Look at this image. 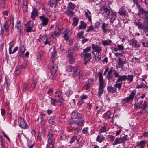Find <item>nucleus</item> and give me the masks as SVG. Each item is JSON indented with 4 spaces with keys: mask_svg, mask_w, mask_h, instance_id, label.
I'll return each instance as SVG.
<instances>
[{
    "mask_svg": "<svg viewBox=\"0 0 148 148\" xmlns=\"http://www.w3.org/2000/svg\"><path fill=\"white\" fill-rule=\"evenodd\" d=\"M134 108L135 109H141L144 113H148V106L147 102L145 101L142 100L139 103L138 102L135 103Z\"/></svg>",
    "mask_w": 148,
    "mask_h": 148,
    "instance_id": "f257e3e1",
    "label": "nucleus"
},
{
    "mask_svg": "<svg viewBox=\"0 0 148 148\" xmlns=\"http://www.w3.org/2000/svg\"><path fill=\"white\" fill-rule=\"evenodd\" d=\"M136 91L135 90L132 91L130 93L129 97L125 99H123L122 101V103L124 105L127 103L132 102L135 95Z\"/></svg>",
    "mask_w": 148,
    "mask_h": 148,
    "instance_id": "f03ea898",
    "label": "nucleus"
},
{
    "mask_svg": "<svg viewBox=\"0 0 148 148\" xmlns=\"http://www.w3.org/2000/svg\"><path fill=\"white\" fill-rule=\"evenodd\" d=\"M77 66L73 67L71 66H67L66 67V70L69 72H73L72 75L74 78L76 77L77 76Z\"/></svg>",
    "mask_w": 148,
    "mask_h": 148,
    "instance_id": "7ed1b4c3",
    "label": "nucleus"
},
{
    "mask_svg": "<svg viewBox=\"0 0 148 148\" xmlns=\"http://www.w3.org/2000/svg\"><path fill=\"white\" fill-rule=\"evenodd\" d=\"M18 122L19 126L21 128L26 129L28 128V125L23 118L21 117L18 118Z\"/></svg>",
    "mask_w": 148,
    "mask_h": 148,
    "instance_id": "20e7f679",
    "label": "nucleus"
},
{
    "mask_svg": "<svg viewBox=\"0 0 148 148\" xmlns=\"http://www.w3.org/2000/svg\"><path fill=\"white\" fill-rule=\"evenodd\" d=\"M139 29H143L145 32H148V22L145 21L143 23H141L138 27Z\"/></svg>",
    "mask_w": 148,
    "mask_h": 148,
    "instance_id": "39448f33",
    "label": "nucleus"
},
{
    "mask_svg": "<svg viewBox=\"0 0 148 148\" xmlns=\"http://www.w3.org/2000/svg\"><path fill=\"white\" fill-rule=\"evenodd\" d=\"M91 53H82L81 54V56L84 57V64H86V63L90 62L91 59Z\"/></svg>",
    "mask_w": 148,
    "mask_h": 148,
    "instance_id": "423d86ee",
    "label": "nucleus"
},
{
    "mask_svg": "<svg viewBox=\"0 0 148 148\" xmlns=\"http://www.w3.org/2000/svg\"><path fill=\"white\" fill-rule=\"evenodd\" d=\"M98 74L99 82V87L104 88L106 84L105 81L103 77L102 73H99Z\"/></svg>",
    "mask_w": 148,
    "mask_h": 148,
    "instance_id": "0eeeda50",
    "label": "nucleus"
},
{
    "mask_svg": "<svg viewBox=\"0 0 148 148\" xmlns=\"http://www.w3.org/2000/svg\"><path fill=\"white\" fill-rule=\"evenodd\" d=\"M140 17L146 20L145 21L148 22V11H145L144 9H141L140 13L139 14Z\"/></svg>",
    "mask_w": 148,
    "mask_h": 148,
    "instance_id": "6e6552de",
    "label": "nucleus"
},
{
    "mask_svg": "<svg viewBox=\"0 0 148 148\" xmlns=\"http://www.w3.org/2000/svg\"><path fill=\"white\" fill-rule=\"evenodd\" d=\"M92 47L93 51L97 52L99 54L101 53L102 51L101 47L97 45V44H92Z\"/></svg>",
    "mask_w": 148,
    "mask_h": 148,
    "instance_id": "1a4fd4ad",
    "label": "nucleus"
},
{
    "mask_svg": "<svg viewBox=\"0 0 148 148\" xmlns=\"http://www.w3.org/2000/svg\"><path fill=\"white\" fill-rule=\"evenodd\" d=\"M39 18L42 21L41 22V24L43 26H45L47 25L48 23L49 19L48 18L43 14L40 16Z\"/></svg>",
    "mask_w": 148,
    "mask_h": 148,
    "instance_id": "9d476101",
    "label": "nucleus"
},
{
    "mask_svg": "<svg viewBox=\"0 0 148 148\" xmlns=\"http://www.w3.org/2000/svg\"><path fill=\"white\" fill-rule=\"evenodd\" d=\"M58 67L57 65L54 64L52 66L51 71L50 73L53 76L52 79L53 80L55 79V78L54 77V75L57 71Z\"/></svg>",
    "mask_w": 148,
    "mask_h": 148,
    "instance_id": "9b49d317",
    "label": "nucleus"
},
{
    "mask_svg": "<svg viewBox=\"0 0 148 148\" xmlns=\"http://www.w3.org/2000/svg\"><path fill=\"white\" fill-rule=\"evenodd\" d=\"M54 133L52 131H49L48 132L47 137L48 138V142L49 143H54L53 141L54 138L53 136Z\"/></svg>",
    "mask_w": 148,
    "mask_h": 148,
    "instance_id": "f8f14e48",
    "label": "nucleus"
},
{
    "mask_svg": "<svg viewBox=\"0 0 148 148\" xmlns=\"http://www.w3.org/2000/svg\"><path fill=\"white\" fill-rule=\"evenodd\" d=\"M113 74L116 78H118L117 80V81H122L124 79V78L125 76L123 75L120 76L116 70H114L113 71Z\"/></svg>",
    "mask_w": 148,
    "mask_h": 148,
    "instance_id": "ddd939ff",
    "label": "nucleus"
},
{
    "mask_svg": "<svg viewBox=\"0 0 148 148\" xmlns=\"http://www.w3.org/2000/svg\"><path fill=\"white\" fill-rule=\"evenodd\" d=\"M130 45L135 47H140V45L137 43V40L134 39H132L129 41Z\"/></svg>",
    "mask_w": 148,
    "mask_h": 148,
    "instance_id": "4468645a",
    "label": "nucleus"
},
{
    "mask_svg": "<svg viewBox=\"0 0 148 148\" xmlns=\"http://www.w3.org/2000/svg\"><path fill=\"white\" fill-rule=\"evenodd\" d=\"M108 25V24L107 23H103L102 24L101 28L103 30V34L106 33L108 32H110V29H106Z\"/></svg>",
    "mask_w": 148,
    "mask_h": 148,
    "instance_id": "2eb2a0df",
    "label": "nucleus"
},
{
    "mask_svg": "<svg viewBox=\"0 0 148 148\" xmlns=\"http://www.w3.org/2000/svg\"><path fill=\"white\" fill-rule=\"evenodd\" d=\"M38 10L36 8H34L33 9L32 12L31 16V18L33 20H34L35 18V17L38 15Z\"/></svg>",
    "mask_w": 148,
    "mask_h": 148,
    "instance_id": "dca6fc26",
    "label": "nucleus"
},
{
    "mask_svg": "<svg viewBox=\"0 0 148 148\" xmlns=\"http://www.w3.org/2000/svg\"><path fill=\"white\" fill-rule=\"evenodd\" d=\"M138 81L141 82V84H137V88H141L143 87L146 84V82L143 78H140L138 80Z\"/></svg>",
    "mask_w": 148,
    "mask_h": 148,
    "instance_id": "f3484780",
    "label": "nucleus"
},
{
    "mask_svg": "<svg viewBox=\"0 0 148 148\" xmlns=\"http://www.w3.org/2000/svg\"><path fill=\"white\" fill-rule=\"evenodd\" d=\"M3 27L5 30V35L7 36L9 34V26L8 22H6L4 24Z\"/></svg>",
    "mask_w": 148,
    "mask_h": 148,
    "instance_id": "a211bd4d",
    "label": "nucleus"
},
{
    "mask_svg": "<svg viewBox=\"0 0 148 148\" xmlns=\"http://www.w3.org/2000/svg\"><path fill=\"white\" fill-rule=\"evenodd\" d=\"M116 63L118 64V67L120 68H122L124 64L126 63V62L122 60L120 58H118Z\"/></svg>",
    "mask_w": 148,
    "mask_h": 148,
    "instance_id": "6ab92c4d",
    "label": "nucleus"
},
{
    "mask_svg": "<svg viewBox=\"0 0 148 148\" xmlns=\"http://www.w3.org/2000/svg\"><path fill=\"white\" fill-rule=\"evenodd\" d=\"M113 72V70L112 68L108 71L107 74L106 76V78L108 80H110L113 78V76L112 74V72Z\"/></svg>",
    "mask_w": 148,
    "mask_h": 148,
    "instance_id": "aec40b11",
    "label": "nucleus"
},
{
    "mask_svg": "<svg viewBox=\"0 0 148 148\" xmlns=\"http://www.w3.org/2000/svg\"><path fill=\"white\" fill-rule=\"evenodd\" d=\"M118 13L120 15H122L124 16L126 15V11L124 7H121L119 9Z\"/></svg>",
    "mask_w": 148,
    "mask_h": 148,
    "instance_id": "412c9836",
    "label": "nucleus"
},
{
    "mask_svg": "<svg viewBox=\"0 0 148 148\" xmlns=\"http://www.w3.org/2000/svg\"><path fill=\"white\" fill-rule=\"evenodd\" d=\"M84 121L81 117H78V119L75 122L76 125H78L79 126H83L84 125Z\"/></svg>",
    "mask_w": 148,
    "mask_h": 148,
    "instance_id": "4be33fe9",
    "label": "nucleus"
},
{
    "mask_svg": "<svg viewBox=\"0 0 148 148\" xmlns=\"http://www.w3.org/2000/svg\"><path fill=\"white\" fill-rule=\"evenodd\" d=\"M105 138V137L100 134L97 136L96 138V141L101 143L104 140Z\"/></svg>",
    "mask_w": 148,
    "mask_h": 148,
    "instance_id": "5701e85b",
    "label": "nucleus"
},
{
    "mask_svg": "<svg viewBox=\"0 0 148 148\" xmlns=\"http://www.w3.org/2000/svg\"><path fill=\"white\" fill-rule=\"evenodd\" d=\"M123 76H125V77H124V79L122 80V81H125L127 79V80L130 81V82H132L133 81V76L132 75H128L127 76L125 75H123Z\"/></svg>",
    "mask_w": 148,
    "mask_h": 148,
    "instance_id": "b1692460",
    "label": "nucleus"
},
{
    "mask_svg": "<svg viewBox=\"0 0 148 148\" xmlns=\"http://www.w3.org/2000/svg\"><path fill=\"white\" fill-rule=\"evenodd\" d=\"M123 81H119L118 82L117 80L116 82V84L114 86L115 88H118L119 90L121 88V86L123 84Z\"/></svg>",
    "mask_w": 148,
    "mask_h": 148,
    "instance_id": "393cba45",
    "label": "nucleus"
},
{
    "mask_svg": "<svg viewBox=\"0 0 148 148\" xmlns=\"http://www.w3.org/2000/svg\"><path fill=\"white\" fill-rule=\"evenodd\" d=\"M110 9L107 8L105 6H103L102 7L101 9V13L103 15L109 10Z\"/></svg>",
    "mask_w": 148,
    "mask_h": 148,
    "instance_id": "a878e982",
    "label": "nucleus"
},
{
    "mask_svg": "<svg viewBox=\"0 0 148 148\" xmlns=\"http://www.w3.org/2000/svg\"><path fill=\"white\" fill-rule=\"evenodd\" d=\"M146 144V141L142 140L140 141L136 146L137 147H139V148H144V146Z\"/></svg>",
    "mask_w": 148,
    "mask_h": 148,
    "instance_id": "bb28decb",
    "label": "nucleus"
},
{
    "mask_svg": "<svg viewBox=\"0 0 148 148\" xmlns=\"http://www.w3.org/2000/svg\"><path fill=\"white\" fill-rule=\"evenodd\" d=\"M22 69V67L20 66H18L16 68L14 71V73L16 75H18L21 73Z\"/></svg>",
    "mask_w": 148,
    "mask_h": 148,
    "instance_id": "cd10ccee",
    "label": "nucleus"
},
{
    "mask_svg": "<svg viewBox=\"0 0 148 148\" xmlns=\"http://www.w3.org/2000/svg\"><path fill=\"white\" fill-rule=\"evenodd\" d=\"M116 14L112 12H111L110 17L109 18L110 19L111 21H114L116 19Z\"/></svg>",
    "mask_w": 148,
    "mask_h": 148,
    "instance_id": "c85d7f7f",
    "label": "nucleus"
},
{
    "mask_svg": "<svg viewBox=\"0 0 148 148\" xmlns=\"http://www.w3.org/2000/svg\"><path fill=\"white\" fill-rule=\"evenodd\" d=\"M79 114L76 111H74L71 114V117L72 119H76L79 116Z\"/></svg>",
    "mask_w": 148,
    "mask_h": 148,
    "instance_id": "c756f323",
    "label": "nucleus"
},
{
    "mask_svg": "<svg viewBox=\"0 0 148 148\" xmlns=\"http://www.w3.org/2000/svg\"><path fill=\"white\" fill-rule=\"evenodd\" d=\"M88 98V96L87 95H83L80 97V101L78 103L79 105H81L83 103V101L86 99Z\"/></svg>",
    "mask_w": 148,
    "mask_h": 148,
    "instance_id": "7c9ffc66",
    "label": "nucleus"
},
{
    "mask_svg": "<svg viewBox=\"0 0 148 148\" xmlns=\"http://www.w3.org/2000/svg\"><path fill=\"white\" fill-rule=\"evenodd\" d=\"M107 89L108 92H111L114 93L116 91L117 89L114 86H110L107 88Z\"/></svg>",
    "mask_w": 148,
    "mask_h": 148,
    "instance_id": "2f4dec72",
    "label": "nucleus"
},
{
    "mask_svg": "<svg viewBox=\"0 0 148 148\" xmlns=\"http://www.w3.org/2000/svg\"><path fill=\"white\" fill-rule=\"evenodd\" d=\"M27 2L26 1H25L23 2L22 9L23 11L24 12H26L27 11Z\"/></svg>",
    "mask_w": 148,
    "mask_h": 148,
    "instance_id": "473e14b6",
    "label": "nucleus"
},
{
    "mask_svg": "<svg viewBox=\"0 0 148 148\" xmlns=\"http://www.w3.org/2000/svg\"><path fill=\"white\" fill-rule=\"evenodd\" d=\"M60 29L59 27L57 26L54 30V35L58 37V36L60 34Z\"/></svg>",
    "mask_w": 148,
    "mask_h": 148,
    "instance_id": "72a5a7b5",
    "label": "nucleus"
},
{
    "mask_svg": "<svg viewBox=\"0 0 148 148\" xmlns=\"http://www.w3.org/2000/svg\"><path fill=\"white\" fill-rule=\"evenodd\" d=\"M75 7V5L74 4L70 3H69L67 7V9L73 10Z\"/></svg>",
    "mask_w": 148,
    "mask_h": 148,
    "instance_id": "f704fd0d",
    "label": "nucleus"
},
{
    "mask_svg": "<svg viewBox=\"0 0 148 148\" xmlns=\"http://www.w3.org/2000/svg\"><path fill=\"white\" fill-rule=\"evenodd\" d=\"M80 23L81 24L79 26V29L86 28L87 27V24L83 21H81Z\"/></svg>",
    "mask_w": 148,
    "mask_h": 148,
    "instance_id": "c9c22d12",
    "label": "nucleus"
},
{
    "mask_svg": "<svg viewBox=\"0 0 148 148\" xmlns=\"http://www.w3.org/2000/svg\"><path fill=\"white\" fill-rule=\"evenodd\" d=\"M93 81V79H90L88 80V81L86 82V87H87L88 88H89L90 87L92 86Z\"/></svg>",
    "mask_w": 148,
    "mask_h": 148,
    "instance_id": "e433bc0d",
    "label": "nucleus"
},
{
    "mask_svg": "<svg viewBox=\"0 0 148 148\" xmlns=\"http://www.w3.org/2000/svg\"><path fill=\"white\" fill-rule=\"evenodd\" d=\"M127 136L125 135L124 136H123L122 137H121L120 138H119L120 143H125L127 140Z\"/></svg>",
    "mask_w": 148,
    "mask_h": 148,
    "instance_id": "4c0bfd02",
    "label": "nucleus"
},
{
    "mask_svg": "<svg viewBox=\"0 0 148 148\" xmlns=\"http://www.w3.org/2000/svg\"><path fill=\"white\" fill-rule=\"evenodd\" d=\"M65 13L68 16H73L74 15V12H73V10H70L68 9L66 11Z\"/></svg>",
    "mask_w": 148,
    "mask_h": 148,
    "instance_id": "58836bf2",
    "label": "nucleus"
},
{
    "mask_svg": "<svg viewBox=\"0 0 148 148\" xmlns=\"http://www.w3.org/2000/svg\"><path fill=\"white\" fill-rule=\"evenodd\" d=\"M79 20L77 17H74L72 25L74 26H76L78 23Z\"/></svg>",
    "mask_w": 148,
    "mask_h": 148,
    "instance_id": "ea45409f",
    "label": "nucleus"
},
{
    "mask_svg": "<svg viewBox=\"0 0 148 148\" xmlns=\"http://www.w3.org/2000/svg\"><path fill=\"white\" fill-rule=\"evenodd\" d=\"M23 24L21 23V21L20 20H18L16 23L15 28H19V27H21L23 26Z\"/></svg>",
    "mask_w": 148,
    "mask_h": 148,
    "instance_id": "a19ab883",
    "label": "nucleus"
},
{
    "mask_svg": "<svg viewBox=\"0 0 148 148\" xmlns=\"http://www.w3.org/2000/svg\"><path fill=\"white\" fill-rule=\"evenodd\" d=\"M56 119V117L55 116H51L49 119L48 120V123L51 124H53Z\"/></svg>",
    "mask_w": 148,
    "mask_h": 148,
    "instance_id": "79ce46f5",
    "label": "nucleus"
},
{
    "mask_svg": "<svg viewBox=\"0 0 148 148\" xmlns=\"http://www.w3.org/2000/svg\"><path fill=\"white\" fill-rule=\"evenodd\" d=\"M51 57L53 60H56V51L55 47H54V50L52 53Z\"/></svg>",
    "mask_w": 148,
    "mask_h": 148,
    "instance_id": "37998d69",
    "label": "nucleus"
},
{
    "mask_svg": "<svg viewBox=\"0 0 148 148\" xmlns=\"http://www.w3.org/2000/svg\"><path fill=\"white\" fill-rule=\"evenodd\" d=\"M34 25L35 24L34 23H32L31 25H29L28 27L26 29V32H31L32 30V28L33 27Z\"/></svg>",
    "mask_w": 148,
    "mask_h": 148,
    "instance_id": "c03bdc74",
    "label": "nucleus"
},
{
    "mask_svg": "<svg viewBox=\"0 0 148 148\" xmlns=\"http://www.w3.org/2000/svg\"><path fill=\"white\" fill-rule=\"evenodd\" d=\"M57 102V101L56 99L51 98L50 102L51 104L52 105L54 106H56Z\"/></svg>",
    "mask_w": 148,
    "mask_h": 148,
    "instance_id": "a18cd8bd",
    "label": "nucleus"
},
{
    "mask_svg": "<svg viewBox=\"0 0 148 148\" xmlns=\"http://www.w3.org/2000/svg\"><path fill=\"white\" fill-rule=\"evenodd\" d=\"M102 42L104 46H106L109 45L112 42V41L110 40H106L102 41Z\"/></svg>",
    "mask_w": 148,
    "mask_h": 148,
    "instance_id": "49530a36",
    "label": "nucleus"
},
{
    "mask_svg": "<svg viewBox=\"0 0 148 148\" xmlns=\"http://www.w3.org/2000/svg\"><path fill=\"white\" fill-rule=\"evenodd\" d=\"M77 76L79 75V77L80 78L82 77L84 74L83 73V71H80L79 70V68L78 67L77 68Z\"/></svg>",
    "mask_w": 148,
    "mask_h": 148,
    "instance_id": "de8ad7c7",
    "label": "nucleus"
},
{
    "mask_svg": "<svg viewBox=\"0 0 148 148\" xmlns=\"http://www.w3.org/2000/svg\"><path fill=\"white\" fill-rule=\"evenodd\" d=\"M84 31H82L81 32H79L77 35V37L79 38H82L84 37Z\"/></svg>",
    "mask_w": 148,
    "mask_h": 148,
    "instance_id": "09e8293b",
    "label": "nucleus"
},
{
    "mask_svg": "<svg viewBox=\"0 0 148 148\" xmlns=\"http://www.w3.org/2000/svg\"><path fill=\"white\" fill-rule=\"evenodd\" d=\"M73 50H69L68 51V55H67V57L69 58L70 57L73 56Z\"/></svg>",
    "mask_w": 148,
    "mask_h": 148,
    "instance_id": "8fccbe9b",
    "label": "nucleus"
},
{
    "mask_svg": "<svg viewBox=\"0 0 148 148\" xmlns=\"http://www.w3.org/2000/svg\"><path fill=\"white\" fill-rule=\"evenodd\" d=\"M106 126L104 125L103 126L101 127L99 130V132L100 133H103L106 131Z\"/></svg>",
    "mask_w": 148,
    "mask_h": 148,
    "instance_id": "3c124183",
    "label": "nucleus"
},
{
    "mask_svg": "<svg viewBox=\"0 0 148 148\" xmlns=\"http://www.w3.org/2000/svg\"><path fill=\"white\" fill-rule=\"evenodd\" d=\"M77 136H73L71 138V140L70 142V143L72 144L73 142H75V140H77Z\"/></svg>",
    "mask_w": 148,
    "mask_h": 148,
    "instance_id": "603ef678",
    "label": "nucleus"
},
{
    "mask_svg": "<svg viewBox=\"0 0 148 148\" xmlns=\"http://www.w3.org/2000/svg\"><path fill=\"white\" fill-rule=\"evenodd\" d=\"M141 20H139V19H136L134 20V23L136 25L138 26V27L139 26L141 22Z\"/></svg>",
    "mask_w": 148,
    "mask_h": 148,
    "instance_id": "864d4df0",
    "label": "nucleus"
},
{
    "mask_svg": "<svg viewBox=\"0 0 148 148\" xmlns=\"http://www.w3.org/2000/svg\"><path fill=\"white\" fill-rule=\"evenodd\" d=\"M104 88H101L99 87L98 89V94L99 96H100L103 92Z\"/></svg>",
    "mask_w": 148,
    "mask_h": 148,
    "instance_id": "5fc2aeb1",
    "label": "nucleus"
},
{
    "mask_svg": "<svg viewBox=\"0 0 148 148\" xmlns=\"http://www.w3.org/2000/svg\"><path fill=\"white\" fill-rule=\"evenodd\" d=\"M14 16H11L10 19V23L12 24V28H13L14 27Z\"/></svg>",
    "mask_w": 148,
    "mask_h": 148,
    "instance_id": "6e6d98bb",
    "label": "nucleus"
},
{
    "mask_svg": "<svg viewBox=\"0 0 148 148\" xmlns=\"http://www.w3.org/2000/svg\"><path fill=\"white\" fill-rule=\"evenodd\" d=\"M25 48L23 46H21L20 48V51L22 55H23L25 52Z\"/></svg>",
    "mask_w": 148,
    "mask_h": 148,
    "instance_id": "4d7b16f0",
    "label": "nucleus"
},
{
    "mask_svg": "<svg viewBox=\"0 0 148 148\" xmlns=\"http://www.w3.org/2000/svg\"><path fill=\"white\" fill-rule=\"evenodd\" d=\"M112 12V10H110L109 11L106 13V14H105V15L104 16L105 18H108L109 17H110V12Z\"/></svg>",
    "mask_w": 148,
    "mask_h": 148,
    "instance_id": "13d9d810",
    "label": "nucleus"
},
{
    "mask_svg": "<svg viewBox=\"0 0 148 148\" xmlns=\"http://www.w3.org/2000/svg\"><path fill=\"white\" fill-rule=\"evenodd\" d=\"M112 12V10H110L109 11L106 13V14H105V15L104 16L105 18H108L109 17H110V12Z\"/></svg>",
    "mask_w": 148,
    "mask_h": 148,
    "instance_id": "bf43d9fd",
    "label": "nucleus"
},
{
    "mask_svg": "<svg viewBox=\"0 0 148 148\" xmlns=\"http://www.w3.org/2000/svg\"><path fill=\"white\" fill-rule=\"evenodd\" d=\"M37 82L35 80H33L32 81V83L31 84V87L32 89H34L37 84Z\"/></svg>",
    "mask_w": 148,
    "mask_h": 148,
    "instance_id": "052dcab7",
    "label": "nucleus"
},
{
    "mask_svg": "<svg viewBox=\"0 0 148 148\" xmlns=\"http://www.w3.org/2000/svg\"><path fill=\"white\" fill-rule=\"evenodd\" d=\"M42 38L43 40H45V42H44V43L46 45L47 44H49V41H48V38H47L46 36H44L42 37Z\"/></svg>",
    "mask_w": 148,
    "mask_h": 148,
    "instance_id": "680f3d73",
    "label": "nucleus"
},
{
    "mask_svg": "<svg viewBox=\"0 0 148 148\" xmlns=\"http://www.w3.org/2000/svg\"><path fill=\"white\" fill-rule=\"evenodd\" d=\"M85 15L87 17L88 21L90 22L91 21V15H90L88 14V13L86 11L85 12Z\"/></svg>",
    "mask_w": 148,
    "mask_h": 148,
    "instance_id": "e2e57ef3",
    "label": "nucleus"
},
{
    "mask_svg": "<svg viewBox=\"0 0 148 148\" xmlns=\"http://www.w3.org/2000/svg\"><path fill=\"white\" fill-rule=\"evenodd\" d=\"M5 5V0H1V6L2 8H4Z\"/></svg>",
    "mask_w": 148,
    "mask_h": 148,
    "instance_id": "0e129e2a",
    "label": "nucleus"
},
{
    "mask_svg": "<svg viewBox=\"0 0 148 148\" xmlns=\"http://www.w3.org/2000/svg\"><path fill=\"white\" fill-rule=\"evenodd\" d=\"M91 50L90 47H88L85 49H83V52L82 53H87Z\"/></svg>",
    "mask_w": 148,
    "mask_h": 148,
    "instance_id": "69168bd1",
    "label": "nucleus"
},
{
    "mask_svg": "<svg viewBox=\"0 0 148 148\" xmlns=\"http://www.w3.org/2000/svg\"><path fill=\"white\" fill-rule=\"evenodd\" d=\"M61 95V92L60 91H57L55 94V96L56 97H60V95Z\"/></svg>",
    "mask_w": 148,
    "mask_h": 148,
    "instance_id": "338daca9",
    "label": "nucleus"
},
{
    "mask_svg": "<svg viewBox=\"0 0 148 148\" xmlns=\"http://www.w3.org/2000/svg\"><path fill=\"white\" fill-rule=\"evenodd\" d=\"M54 144V143H48V144L47 145V148H54L53 147V145Z\"/></svg>",
    "mask_w": 148,
    "mask_h": 148,
    "instance_id": "774afa93",
    "label": "nucleus"
}]
</instances>
